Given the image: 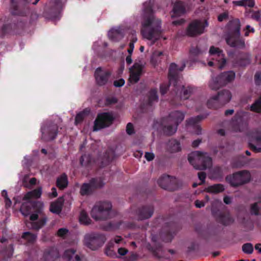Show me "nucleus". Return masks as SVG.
<instances>
[{"mask_svg": "<svg viewBox=\"0 0 261 261\" xmlns=\"http://www.w3.org/2000/svg\"><path fill=\"white\" fill-rule=\"evenodd\" d=\"M22 238L27 240L29 243H33L36 239L35 234L31 233L29 232H24L22 236Z\"/></svg>", "mask_w": 261, "mask_h": 261, "instance_id": "37", "label": "nucleus"}, {"mask_svg": "<svg viewBox=\"0 0 261 261\" xmlns=\"http://www.w3.org/2000/svg\"><path fill=\"white\" fill-rule=\"evenodd\" d=\"M207 106L210 108L217 109L219 106H221L218 103L217 98L216 95L211 97L207 101Z\"/></svg>", "mask_w": 261, "mask_h": 261, "instance_id": "33", "label": "nucleus"}, {"mask_svg": "<svg viewBox=\"0 0 261 261\" xmlns=\"http://www.w3.org/2000/svg\"><path fill=\"white\" fill-rule=\"evenodd\" d=\"M220 222L225 225L228 224L231 222L230 216L228 214L225 216H222L220 220Z\"/></svg>", "mask_w": 261, "mask_h": 261, "instance_id": "47", "label": "nucleus"}, {"mask_svg": "<svg viewBox=\"0 0 261 261\" xmlns=\"http://www.w3.org/2000/svg\"><path fill=\"white\" fill-rule=\"evenodd\" d=\"M185 64H182L180 66H178L175 63H171L170 65L169 69V85H173L174 86L177 85V74L185 68Z\"/></svg>", "mask_w": 261, "mask_h": 261, "instance_id": "15", "label": "nucleus"}, {"mask_svg": "<svg viewBox=\"0 0 261 261\" xmlns=\"http://www.w3.org/2000/svg\"><path fill=\"white\" fill-rule=\"evenodd\" d=\"M137 40V39L136 37H134L132 41L129 43V48L133 49L134 48V43L136 42Z\"/></svg>", "mask_w": 261, "mask_h": 261, "instance_id": "60", "label": "nucleus"}, {"mask_svg": "<svg viewBox=\"0 0 261 261\" xmlns=\"http://www.w3.org/2000/svg\"><path fill=\"white\" fill-rule=\"evenodd\" d=\"M153 1L149 0L143 4V19L141 22V33L144 38L154 42L161 31V21L155 18L151 9Z\"/></svg>", "mask_w": 261, "mask_h": 261, "instance_id": "2", "label": "nucleus"}, {"mask_svg": "<svg viewBox=\"0 0 261 261\" xmlns=\"http://www.w3.org/2000/svg\"><path fill=\"white\" fill-rule=\"evenodd\" d=\"M68 230L65 228H62L59 229L57 233L58 236L63 238L66 237L68 234Z\"/></svg>", "mask_w": 261, "mask_h": 261, "instance_id": "46", "label": "nucleus"}, {"mask_svg": "<svg viewBox=\"0 0 261 261\" xmlns=\"http://www.w3.org/2000/svg\"><path fill=\"white\" fill-rule=\"evenodd\" d=\"M131 56H132V55H128L126 57V59H125L126 62L128 65H130L133 62V60L132 59Z\"/></svg>", "mask_w": 261, "mask_h": 261, "instance_id": "63", "label": "nucleus"}, {"mask_svg": "<svg viewBox=\"0 0 261 261\" xmlns=\"http://www.w3.org/2000/svg\"><path fill=\"white\" fill-rule=\"evenodd\" d=\"M173 11L175 16H180L185 12V9L182 2H178L174 6Z\"/></svg>", "mask_w": 261, "mask_h": 261, "instance_id": "29", "label": "nucleus"}, {"mask_svg": "<svg viewBox=\"0 0 261 261\" xmlns=\"http://www.w3.org/2000/svg\"><path fill=\"white\" fill-rule=\"evenodd\" d=\"M255 80L257 84H261V73L257 72L255 75Z\"/></svg>", "mask_w": 261, "mask_h": 261, "instance_id": "56", "label": "nucleus"}, {"mask_svg": "<svg viewBox=\"0 0 261 261\" xmlns=\"http://www.w3.org/2000/svg\"><path fill=\"white\" fill-rule=\"evenodd\" d=\"M18 5L20 6H24L29 4L32 3L33 5H36L38 3L39 0H35L33 2L32 0H15Z\"/></svg>", "mask_w": 261, "mask_h": 261, "instance_id": "42", "label": "nucleus"}, {"mask_svg": "<svg viewBox=\"0 0 261 261\" xmlns=\"http://www.w3.org/2000/svg\"><path fill=\"white\" fill-rule=\"evenodd\" d=\"M208 25L205 20H195L191 22L187 29V34L190 36H195L201 34L204 29Z\"/></svg>", "mask_w": 261, "mask_h": 261, "instance_id": "10", "label": "nucleus"}, {"mask_svg": "<svg viewBox=\"0 0 261 261\" xmlns=\"http://www.w3.org/2000/svg\"><path fill=\"white\" fill-rule=\"evenodd\" d=\"M209 54L210 56L212 57V59L213 60H215V62L214 61H209L208 65L210 66H212L215 64H217L219 68L221 69H222L225 65L226 62L222 50L219 48L212 46L210 49Z\"/></svg>", "mask_w": 261, "mask_h": 261, "instance_id": "11", "label": "nucleus"}, {"mask_svg": "<svg viewBox=\"0 0 261 261\" xmlns=\"http://www.w3.org/2000/svg\"><path fill=\"white\" fill-rule=\"evenodd\" d=\"M261 208V203H255L251 206L250 212L251 214L257 215L259 214V211Z\"/></svg>", "mask_w": 261, "mask_h": 261, "instance_id": "39", "label": "nucleus"}, {"mask_svg": "<svg viewBox=\"0 0 261 261\" xmlns=\"http://www.w3.org/2000/svg\"><path fill=\"white\" fill-rule=\"evenodd\" d=\"M201 140L199 139L196 140L192 142V146L194 147H196L199 145L200 143Z\"/></svg>", "mask_w": 261, "mask_h": 261, "instance_id": "64", "label": "nucleus"}, {"mask_svg": "<svg viewBox=\"0 0 261 261\" xmlns=\"http://www.w3.org/2000/svg\"><path fill=\"white\" fill-rule=\"evenodd\" d=\"M42 138L46 141L54 139L57 134V126L55 124L44 123L41 128Z\"/></svg>", "mask_w": 261, "mask_h": 261, "instance_id": "14", "label": "nucleus"}, {"mask_svg": "<svg viewBox=\"0 0 261 261\" xmlns=\"http://www.w3.org/2000/svg\"><path fill=\"white\" fill-rule=\"evenodd\" d=\"M104 236L98 234L90 233L85 235L84 244L91 250H96L100 247L105 242Z\"/></svg>", "mask_w": 261, "mask_h": 261, "instance_id": "9", "label": "nucleus"}, {"mask_svg": "<svg viewBox=\"0 0 261 261\" xmlns=\"http://www.w3.org/2000/svg\"><path fill=\"white\" fill-rule=\"evenodd\" d=\"M63 202V197L59 198L56 201L51 203L50 211L53 213H60L62 210Z\"/></svg>", "mask_w": 261, "mask_h": 261, "instance_id": "26", "label": "nucleus"}, {"mask_svg": "<svg viewBox=\"0 0 261 261\" xmlns=\"http://www.w3.org/2000/svg\"><path fill=\"white\" fill-rule=\"evenodd\" d=\"M228 28L233 34L232 36H228L226 38L227 43L230 46L243 47L244 42L243 40H238L237 37L240 35V24L239 19H234L230 21L228 24Z\"/></svg>", "mask_w": 261, "mask_h": 261, "instance_id": "5", "label": "nucleus"}, {"mask_svg": "<svg viewBox=\"0 0 261 261\" xmlns=\"http://www.w3.org/2000/svg\"><path fill=\"white\" fill-rule=\"evenodd\" d=\"M113 120V116L109 113H103L99 114L94 121L93 130L97 131L109 126L112 123Z\"/></svg>", "mask_w": 261, "mask_h": 261, "instance_id": "12", "label": "nucleus"}, {"mask_svg": "<svg viewBox=\"0 0 261 261\" xmlns=\"http://www.w3.org/2000/svg\"><path fill=\"white\" fill-rule=\"evenodd\" d=\"M168 148L171 152H176L180 150V144L176 140H171L168 143Z\"/></svg>", "mask_w": 261, "mask_h": 261, "instance_id": "32", "label": "nucleus"}, {"mask_svg": "<svg viewBox=\"0 0 261 261\" xmlns=\"http://www.w3.org/2000/svg\"><path fill=\"white\" fill-rule=\"evenodd\" d=\"M145 158L148 161H151L154 158V154L152 152H146L145 154Z\"/></svg>", "mask_w": 261, "mask_h": 261, "instance_id": "52", "label": "nucleus"}, {"mask_svg": "<svg viewBox=\"0 0 261 261\" xmlns=\"http://www.w3.org/2000/svg\"><path fill=\"white\" fill-rule=\"evenodd\" d=\"M247 127V124L246 122H238V123L234 127V132H242L245 130Z\"/></svg>", "mask_w": 261, "mask_h": 261, "instance_id": "38", "label": "nucleus"}, {"mask_svg": "<svg viewBox=\"0 0 261 261\" xmlns=\"http://www.w3.org/2000/svg\"><path fill=\"white\" fill-rule=\"evenodd\" d=\"M250 179V174L247 171H242L228 175L226 180L232 187H237L247 182Z\"/></svg>", "mask_w": 261, "mask_h": 261, "instance_id": "8", "label": "nucleus"}, {"mask_svg": "<svg viewBox=\"0 0 261 261\" xmlns=\"http://www.w3.org/2000/svg\"><path fill=\"white\" fill-rule=\"evenodd\" d=\"M246 29H247V31L245 33V35L246 36L249 35V32H254V29L253 28H251L250 25H247Z\"/></svg>", "mask_w": 261, "mask_h": 261, "instance_id": "62", "label": "nucleus"}, {"mask_svg": "<svg viewBox=\"0 0 261 261\" xmlns=\"http://www.w3.org/2000/svg\"><path fill=\"white\" fill-rule=\"evenodd\" d=\"M223 86L220 83V80L218 77H212L208 83L209 88L213 90H216L220 87Z\"/></svg>", "mask_w": 261, "mask_h": 261, "instance_id": "28", "label": "nucleus"}, {"mask_svg": "<svg viewBox=\"0 0 261 261\" xmlns=\"http://www.w3.org/2000/svg\"><path fill=\"white\" fill-rule=\"evenodd\" d=\"M200 52L201 51L198 47H193L190 50L191 54L193 55H198L200 54Z\"/></svg>", "mask_w": 261, "mask_h": 261, "instance_id": "55", "label": "nucleus"}, {"mask_svg": "<svg viewBox=\"0 0 261 261\" xmlns=\"http://www.w3.org/2000/svg\"><path fill=\"white\" fill-rule=\"evenodd\" d=\"M243 251L246 254H252L253 251V245L251 243H246L242 246Z\"/></svg>", "mask_w": 261, "mask_h": 261, "instance_id": "41", "label": "nucleus"}, {"mask_svg": "<svg viewBox=\"0 0 261 261\" xmlns=\"http://www.w3.org/2000/svg\"><path fill=\"white\" fill-rule=\"evenodd\" d=\"M196 88L192 86L185 87L182 85H178L177 87L178 92L180 93V96L183 99H188L191 94L196 91Z\"/></svg>", "mask_w": 261, "mask_h": 261, "instance_id": "21", "label": "nucleus"}, {"mask_svg": "<svg viewBox=\"0 0 261 261\" xmlns=\"http://www.w3.org/2000/svg\"><path fill=\"white\" fill-rule=\"evenodd\" d=\"M44 261H54L55 256L53 252L45 253L44 255Z\"/></svg>", "mask_w": 261, "mask_h": 261, "instance_id": "49", "label": "nucleus"}, {"mask_svg": "<svg viewBox=\"0 0 261 261\" xmlns=\"http://www.w3.org/2000/svg\"><path fill=\"white\" fill-rule=\"evenodd\" d=\"M11 29H12V25L11 24H4L2 28V35H4V34H5L8 33Z\"/></svg>", "mask_w": 261, "mask_h": 261, "instance_id": "50", "label": "nucleus"}, {"mask_svg": "<svg viewBox=\"0 0 261 261\" xmlns=\"http://www.w3.org/2000/svg\"><path fill=\"white\" fill-rule=\"evenodd\" d=\"M219 78L220 80V83L222 85L225 86L227 83L232 81L235 78V73L232 71L225 72L221 73Z\"/></svg>", "mask_w": 261, "mask_h": 261, "instance_id": "25", "label": "nucleus"}, {"mask_svg": "<svg viewBox=\"0 0 261 261\" xmlns=\"http://www.w3.org/2000/svg\"><path fill=\"white\" fill-rule=\"evenodd\" d=\"M110 72L101 68L96 69L95 72V76L97 83L100 86L105 85L108 81Z\"/></svg>", "mask_w": 261, "mask_h": 261, "instance_id": "17", "label": "nucleus"}, {"mask_svg": "<svg viewBox=\"0 0 261 261\" xmlns=\"http://www.w3.org/2000/svg\"><path fill=\"white\" fill-rule=\"evenodd\" d=\"M75 252L76 249L74 248L66 249L64 252L63 257L67 261H81L80 256Z\"/></svg>", "mask_w": 261, "mask_h": 261, "instance_id": "22", "label": "nucleus"}, {"mask_svg": "<svg viewBox=\"0 0 261 261\" xmlns=\"http://www.w3.org/2000/svg\"><path fill=\"white\" fill-rule=\"evenodd\" d=\"M108 36L113 41H118L123 37V31L120 28L112 29L108 32Z\"/></svg>", "mask_w": 261, "mask_h": 261, "instance_id": "23", "label": "nucleus"}, {"mask_svg": "<svg viewBox=\"0 0 261 261\" xmlns=\"http://www.w3.org/2000/svg\"><path fill=\"white\" fill-rule=\"evenodd\" d=\"M249 145L256 152H261V128L253 130L249 134Z\"/></svg>", "mask_w": 261, "mask_h": 261, "instance_id": "13", "label": "nucleus"}, {"mask_svg": "<svg viewBox=\"0 0 261 261\" xmlns=\"http://www.w3.org/2000/svg\"><path fill=\"white\" fill-rule=\"evenodd\" d=\"M126 132L128 135H132L134 133L133 125L130 123H128L127 124Z\"/></svg>", "mask_w": 261, "mask_h": 261, "instance_id": "53", "label": "nucleus"}, {"mask_svg": "<svg viewBox=\"0 0 261 261\" xmlns=\"http://www.w3.org/2000/svg\"><path fill=\"white\" fill-rule=\"evenodd\" d=\"M153 213V208L152 206H144L140 208L137 212V219L142 220L151 217Z\"/></svg>", "mask_w": 261, "mask_h": 261, "instance_id": "20", "label": "nucleus"}, {"mask_svg": "<svg viewBox=\"0 0 261 261\" xmlns=\"http://www.w3.org/2000/svg\"><path fill=\"white\" fill-rule=\"evenodd\" d=\"M41 194L42 188L40 187L28 192L23 197V200L27 201L22 203L20 210L22 215L24 217L30 215V220L31 222H28L27 225L28 227L34 229L41 228L45 224L47 221L46 217H43L39 221L35 222L38 218L39 215L42 214L43 203L39 201L33 202L31 200L40 198Z\"/></svg>", "mask_w": 261, "mask_h": 261, "instance_id": "1", "label": "nucleus"}, {"mask_svg": "<svg viewBox=\"0 0 261 261\" xmlns=\"http://www.w3.org/2000/svg\"><path fill=\"white\" fill-rule=\"evenodd\" d=\"M125 81L123 79H121L115 81L114 82V85L116 87H120L124 85Z\"/></svg>", "mask_w": 261, "mask_h": 261, "instance_id": "51", "label": "nucleus"}, {"mask_svg": "<svg viewBox=\"0 0 261 261\" xmlns=\"http://www.w3.org/2000/svg\"><path fill=\"white\" fill-rule=\"evenodd\" d=\"M224 190V187L223 185L218 184L208 187L206 191L212 194H218L222 192Z\"/></svg>", "mask_w": 261, "mask_h": 261, "instance_id": "27", "label": "nucleus"}, {"mask_svg": "<svg viewBox=\"0 0 261 261\" xmlns=\"http://www.w3.org/2000/svg\"><path fill=\"white\" fill-rule=\"evenodd\" d=\"M195 206L198 208H201L204 206V203L202 201L196 200L195 201Z\"/></svg>", "mask_w": 261, "mask_h": 261, "instance_id": "59", "label": "nucleus"}, {"mask_svg": "<svg viewBox=\"0 0 261 261\" xmlns=\"http://www.w3.org/2000/svg\"><path fill=\"white\" fill-rule=\"evenodd\" d=\"M22 182L25 187L31 188L33 186L36 184V179L34 177L30 178L29 176L27 175L23 178Z\"/></svg>", "mask_w": 261, "mask_h": 261, "instance_id": "31", "label": "nucleus"}, {"mask_svg": "<svg viewBox=\"0 0 261 261\" xmlns=\"http://www.w3.org/2000/svg\"><path fill=\"white\" fill-rule=\"evenodd\" d=\"M175 181V178L169 175H163L158 180L159 185L163 189H166L172 185Z\"/></svg>", "mask_w": 261, "mask_h": 261, "instance_id": "24", "label": "nucleus"}, {"mask_svg": "<svg viewBox=\"0 0 261 261\" xmlns=\"http://www.w3.org/2000/svg\"><path fill=\"white\" fill-rule=\"evenodd\" d=\"M127 252V250L124 248H119L118 249V252L120 255H124Z\"/></svg>", "mask_w": 261, "mask_h": 261, "instance_id": "57", "label": "nucleus"}, {"mask_svg": "<svg viewBox=\"0 0 261 261\" xmlns=\"http://www.w3.org/2000/svg\"><path fill=\"white\" fill-rule=\"evenodd\" d=\"M201 119V117L200 116L192 118L190 119L188 121H187V123L188 125H193L195 124L197 122L200 121Z\"/></svg>", "mask_w": 261, "mask_h": 261, "instance_id": "48", "label": "nucleus"}, {"mask_svg": "<svg viewBox=\"0 0 261 261\" xmlns=\"http://www.w3.org/2000/svg\"><path fill=\"white\" fill-rule=\"evenodd\" d=\"M250 110L252 111L259 112L261 111V96L251 107Z\"/></svg>", "mask_w": 261, "mask_h": 261, "instance_id": "40", "label": "nucleus"}, {"mask_svg": "<svg viewBox=\"0 0 261 261\" xmlns=\"http://www.w3.org/2000/svg\"><path fill=\"white\" fill-rule=\"evenodd\" d=\"M158 99V97L156 94V91L155 90H151L149 94V102L152 103L153 101H157Z\"/></svg>", "mask_w": 261, "mask_h": 261, "instance_id": "45", "label": "nucleus"}, {"mask_svg": "<svg viewBox=\"0 0 261 261\" xmlns=\"http://www.w3.org/2000/svg\"><path fill=\"white\" fill-rule=\"evenodd\" d=\"M88 112V111L85 110L77 114L75 117V122L77 124L80 123L84 118L86 114Z\"/></svg>", "mask_w": 261, "mask_h": 261, "instance_id": "44", "label": "nucleus"}, {"mask_svg": "<svg viewBox=\"0 0 261 261\" xmlns=\"http://www.w3.org/2000/svg\"><path fill=\"white\" fill-rule=\"evenodd\" d=\"M228 14L227 12H224L222 14H221L218 16V20L219 21H222L228 17Z\"/></svg>", "mask_w": 261, "mask_h": 261, "instance_id": "54", "label": "nucleus"}, {"mask_svg": "<svg viewBox=\"0 0 261 261\" xmlns=\"http://www.w3.org/2000/svg\"><path fill=\"white\" fill-rule=\"evenodd\" d=\"M5 202L6 206L7 208L10 207L11 205V203H12L11 200L8 197H6L5 198Z\"/></svg>", "mask_w": 261, "mask_h": 261, "instance_id": "61", "label": "nucleus"}, {"mask_svg": "<svg viewBox=\"0 0 261 261\" xmlns=\"http://www.w3.org/2000/svg\"><path fill=\"white\" fill-rule=\"evenodd\" d=\"M90 219L88 217L87 214L85 211H82L80 217V221L83 224H88L90 223Z\"/></svg>", "mask_w": 261, "mask_h": 261, "instance_id": "36", "label": "nucleus"}, {"mask_svg": "<svg viewBox=\"0 0 261 261\" xmlns=\"http://www.w3.org/2000/svg\"><path fill=\"white\" fill-rule=\"evenodd\" d=\"M190 163L194 168L198 170H204L212 165L211 158L206 153L194 151L188 156Z\"/></svg>", "mask_w": 261, "mask_h": 261, "instance_id": "3", "label": "nucleus"}, {"mask_svg": "<svg viewBox=\"0 0 261 261\" xmlns=\"http://www.w3.org/2000/svg\"><path fill=\"white\" fill-rule=\"evenodd\" d=\"M163 55V53L161 51L156 50L154 51L151 56V63L154 65L158 64L161 61V56Z\"/></svg>", "mask_w": 261, "mask_h": 261, "instance_id": "34", "label": "nucleus"}, {"mask_svg": "<svg viewBox=\"0 0 261 261\" xmlns=\"http://www.w3.org/2000/svg\"><path fill=\"white\" fill-rule=\"evenodd\" d=\"M198 175L199 179L201 181V183H202L205 178V174L204 172H199Z\"/></svg>", "mask_w": 261, "mask_h": 261, "instance_id": "58", "label": "nucleus"}, {"mask_svg": "<svg viewBox=\"0 0 261 261\" xmlns=\"http://www.w3.org/2000/svg\"><path fill=\"white\" fill-rule=\"evenodd\" d=\"M184 114L179 111L172 112L164 122V132L168 135L174 134L177 130L178 123L184 119Z\"/></svg>", "mask_w": 261, "mask_h": 261, "instance_id": "4", "label": "nucleus"}, {"mask_svg": "<svg viewBox=\"0 0 261 261\" xmlns=\"http://www.w3.org/2000/svg\"><path fill=\"white\" fill-rule=\"evenodd\" d=\"M91 158L89 155H83L80 160L81 164L82 166H87L91 163Z\"/></svg>", "mask_w": 261, "mask_h": 261, "instance_id": "43", "label": "nucleus"}, {"mask_svg": "<svg viewBox=\"0 0 261 261\" xmlns=\"http://www.w3.org/2000/svg\"><path fill=\"white\" fill-rule=\"evenodd\" d=\"M112 204L109 202L97 203L91 211V216L96 220L107 219L110 217Z\"/></svg>", "mask_w": 261, "mask_h": 261, "instance_id": "6", "label": "nucleus"}, {"mask_svg": "<svg viewBox=\"0 0 261 261\" xmlns=\"http://www.w3.org/2000/svg\"><path fill=\"white\" fill-rule=\"evenodd\" d=\"M122 239L119 236H117L113 240H111L106 247V254L110 257H116L117 254L116 253L115 245L120 243Z\"/></svg>", "mask_w": 261, "mask_h": 261, "instance_id": "19", "label": "nucleus"}, {"mask_svg": "<svg viewBox=\"0 0 261 261\" xmlns=\"http://www.w3.org/2000/svg\"><path fill=\"white\" fill-rule=\"evenodd\" d=\"M237 5L240 6L253 7L255 4L254 0H241L235 2Z\"/></svg>", "mask_w": 261, "mask_h": 261, "instance_id": "35", "label": "nucleus"}, {"mask_svg": "<svg viewBox=\"0 0 261 261\" xmlns=\"http://www.w3.org/2000/svg\"><path fill=\"white\" fill-rule=\"evenodd\" d=\"M68 185V180L67 176L62 174L57 179V186L60 189H63Z\"/></svg>", "mask_w": 261, "mask_h": 261, "instance_id": "30", "label": "nucleus"}, {"mask_svg": "<svg viewBox=\"0 0 261 261\" xmlns=\"http://www.w3.org/2000/svg\"><path fill=\"white\" fill-rule=\"evenodd\" d=\"M103 183L100 179H93L89 184H84L81 188L82 195H88L90 194L94 188H99L102 186Z\"/></svg>", "mask_w": 261, "mask_h": 261, "instance_id": "16", "label": "nucleus"}, {"mask_svg": "<svg viewBox=\"0 0 261 261\" xmlns=\"http://www.w3.org/2000/svg\"><path fill=\"white\" fill-rule=\"evenodd\" d=\"M145 65L146 62L142 58H138L135 60L134 65L129 68V83L134 84L139 81L144 73Z\"/></svg>", "mask_w": 261, "mask_h": 261, "instance_id": "7", "label": "nucleus"}, {"mask_svg": "<svg viewBox=\"0 0 261 261\" xmlns=\"http://www.w3.org/2000/svg\"><path fill=\"white\" fill-rule=\"evenodd\" d=\"M218 103L221 106H224L228 103L232 98L231 92L227 89L221 90L215 95Z\"/></svg>", "mask_w": 261, "mask_h": 261, "instance_id": "18", "label": "nucleus"}]
</instances>
